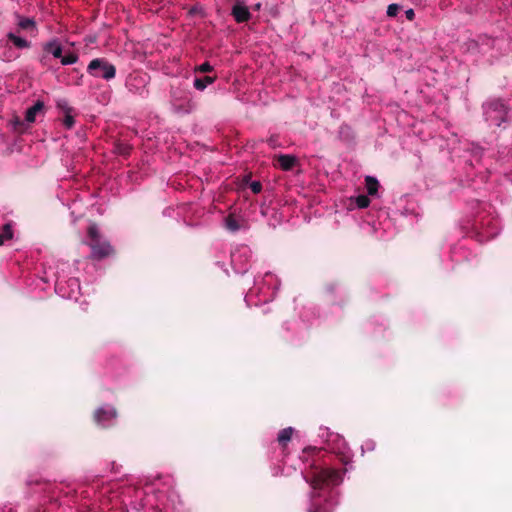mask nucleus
Here are the masks:
<instances>
[{"instance_id": "f257e3e1", "label": "nucleus", "mask_w": 512, "mask_h": 512, "mask_svg": "<svg viewBox=\"0 0 512 512\" xmlns=\"http://www.w3.org/2000/svg\"><path fill=\"white\" fill-rule=\"evenodd\" d=\"M301 474L312 489L308 512H332L338 504V492L334 487L343 481L341 472L313 461Z\"/></svg>"}, {"instance_id": "f03ea898", "label": "nucleus", "mask_w": 512, "mask_h": 512, "mask_svg": "<svg viewBox=\"0 0 512 512\" xmlns=\"http://www.w3.org/2000/svg\"><path fill=\"white\" fill-rule=\"evenodd\" d=\"M280 282L278 278L270 272H267L262 280L255 279L254 288L245 296V302L248 306L258 305V302H252L251 297L254 293L259 292L263 295L260 302L267 303L273 300L276 292L278 291Z\"/></svg>"}, {"instance_id": "7ed1b4c3", "label": "nucleus", "mask_w": 512, "mask_h": 512, "mask_svg": "<svg viewBox=\"0 0 512 512\" xmlns=\"http://www.w3.org/2000/svg\"><path fill=\"white\" fill-rule=\"evenodd\" d=\"M55 292L64 299L77 301L81 294V287L78 278L65 279L58 275L55 282Z\"/></svg>"}, {"instance_id": "20e7f679", "label": "nucleus", "mask_w": 512, "mask_h": 512, "mask_svg": "<svg viewBox=\"0 0 512 512\" xmlns=\"http://www.w3.org/2000/svg\"><path fill=\"white\" fill-rule=\"evenodd\" d=\"M88 236L90 238L89 246L91 248V255L95 259H102L112 253L111 245L101 240L98 227L92 224L88 228Z\"/></svg>"}, {"instance_id": "39448f33", "label": "nucleus", "mask_w": 512, "mask_h": 512, "mask_svg": "<svg viewBox=\"0 0 512 512\" xmlns=\"http://www.w3.org/2000/svg\"><path fill=\"white\" fill-rule=\"evenodd\" d=\"M87 72L95 78H102L109 81L115 77L116 68L105 58H95L88 64Z\"/></svg>"}, {"instance_id": "423d86ee", "label": "nucleus", "mask_w": 512, "mask_h": 512, "mask_svg": "<svg viewBox=\"0 0 512 512\" xmlns=\"http://www.w3.org/2000/svg\"><path fill=\"white\" fill-rule=\"evenodd\" d=\"M252 251L247 245L237 246L231 252V264L234 271L238 274H244L250 267Z\"/></svg>"}, {"instance_id": "0eeeda50", "label": "nucleus", "mask_w": 512, "mask_h": 512, "mask_svg": "<svg viewBox=\"0 0 512 512\" xmlns=\"http://www.w3.org/2000/svg\"><path fill=\"white\" fill-rule=\"evenodd\" d=\"M149 80L150 77L147 73L133 72L129 74L126 79V87L129 92L141 97H146L148 95L147 85Z\"/></svg>"}, {"instance_id": "6e6552de", "label": "nucleus", "mask_w": 512, "mask_h": 512, "mask_svg": "<svg viewBox=\"0 0 512 512\" xmlns=\"http://www.w3.org/2000/svg\"><path fill=\"white\" fill-rule=\"evenodd\" d=\"M484 114L491 125L499 127L506 120L507 107L501 100H492L485 105Z\"/></svg>"}, {"instance_id": "1a4fd4ad", "label": "nucleus", "mask_w": 512, "mask_h": 512, "mask_svg": "<svg viewBox=\"0 0 512 512\" xmlns=\"http://www.w3.org/2000/svg\"><path fill=\"white\" fill-rule=\"evenodd\" d=\"M116 418L117 412L115 408L109 405L99 407L94 414V419L97 425L104 428L114 425Z\"/></svg>"}, {"instance_id": "9d476101", "label": "nucleus", "mask_w": 512, "mask_h": 512, "mask_svg": "<svg viewBox=\"0 0 512 512\" xmlns=\"http://www.w3.org/2000/svg\"><path fill=\"white\" fill-rule=\"evenodd\" d=\"M232 15L238 23L246 22L251 17L249 9L244 4L240 3H237L232 7Z\"/></svg>"}, {"instance_id": "9b49d317", "label": "nucleus", "mask_w": 512, "mask_h": 512, "mask_svg": "<svg viewBox=\"0 0 512 512\" xmlns=\"http://www.w3.org/2000/svg\"><path fill=\"white\" fill-rule=\"evenodd\" d=\"M278 165L284 171H290L297 164L298 159L291 154H280L277 156Z\"/></svg>"}, {"instance_id": "f8f14e48", "label": "nucleus", "mask_w": 512, "mask_h": 512, "mask_svg": "<svg viewBox=\"0 0 512 512\" xmlns=\"http://www.w3.org/2000/svg\"><path fill=\"white\" fill-rule=\"evenodd\" d=\"M43 50L51 54L54 58H61L62 56V45L57 38H54L43 45Z\"/></svg>"}, {"instance_id": "ddd939ff", "label": "nucleus", "mask_w": 512, "mask_h": 512, "mask_svg": "<svg viewBox=\"0 0 512 512\" xmlns=\"http://www.w3.org/2000/svg\"><path fill=\"white\" fill-rule=\"evenodd\" d=\"M329 442L336 443L335 446H332L329 444V449L331 451H333L334 453H337V454L346 455V453L348 451V447H347V444H346V441L344 440V438H342L338 434H335V435L332 434Z\"/></svg>"}, {"instance_id": "4468645a", "label": "nucleus", "mask_w": 512, "mask_h": 512, "mask_svg": "<svg viewBox=\"0 0 512 512\" xmlns=\"http://www.w3.org/2000/svg\"><path fill=\"white\" fill-rule=\"evenodd\" d=\"M44 108L42 101H37L33 106L29 107L25 113V120L28 123H33L36 120V115Z\"/></svg>"}, {"instance_id": "2eb2a0df", "label": "nucleus", "mask_w": 512, "mask_h": 512, "mask_svg": "<svg viewBox=\"0 0 512 512\" xmlns=\"http://www.w3.org/2000/svg\"><path fill=\"white\" fill-rule=\"evenodd\" d=\"M215 81V77L205 76L203 78H195L193 86L198 91H204L206 87Z\"/></svg>"}, {"instance_id": "dca6fc26", "label": "nucleus", "mask_w": 512, "mask_h": 512, "mask_svg": "<svg viewBox=\"0 0 512 512\" xmlns=\"http://www.w3.org/2000/svg\"><path fill=\"white\" fill-rule=\"evenodd\" d=\"M365 184L367 193L370 196H374L377 194L378 188H379V182L378 180L373 176H366L365 177Z\"/></svg>"}, {"instance_id": "f3484780", "label": "nucleus", "mask_w": 512, "mask_h": 512, "mask_svg": "<svg viewBox=\"0 0 512 512\" xmlns=\"http://www.w3.org/2000/svg\"><path fill=\"white\" fill-rule=\"evenodd\" d=\"M7 37L17 48L24 49L30 47L29 41H27L25 38L17 36L12 32L8 33Z\"/></svg>"}, {"instance_id": "a211bd4d", "label": "nucleus", "mask_w": 512, "mask_h": 512, "mask_svg": "<svg viewBox=\"0 0 512 512\" xmlns=\"http://www.w3.org/2000/svg\"><path fill=\"white\" fill-rule=\"evenodd\" d=\"M18 26L23 30L35 29V21L33 18L18 16Z\"/></svg>"}, {"instance_id": "6ab92c4d", "label": "nucleus", "mask_w": 512, "mask_h": 512, "mask_svg": "<svg viewBox=\"0 0 512 512\" xmlns=\"http://www.w3.org/2000/svg\"><path fill=\"white\" fill-rule=\"evenodd\" d=\"M292 433L293 428L291 427L282 429L277 437L278 442L282 445H285L291 439Z\"/></svg>"}, {"instance_id": "aec40b11", "label": "nucleus", "mask_w": 512, "mask_h": 512, "mask_svg": "<svg viewBox=\"0 0 512 512\" xmlns=\"http://www.w3.org/2000/svg\"><path fill=\"white\" fill-rule=\"evenodd\" d=\"M225 227L231 231V232H236L240 229V225L238 223V221L236 220V218L232 215H229L226 219H225Z\"/></svg>"}, {"instance_id": "412c9836", "label": "nucleus", "mask_w": 512, "mask_h": 512, "mask_svg": "<svg viewBox=\"0 0 512 512\" xmlns=\"http://www.w3.org/2000/svg\"><path fill=\"white\" fill-rule=\"evenodd\" d=\"M61 64L66 65H72L78 61V56L75 53H70L65 56H61Z\"/></svg>"}, {"instance_id": "4be33fe9", "label": "nucleus", "mask_w": 512, "mask_h": 512, "mask_svg": "<svg viewBox=\"0 0 512 512\" xmlns=\"http://www.w3.org/2000/svg\"><path fill=\"white\" fill-rule=\"evenodd\" d=\"M355 204L358 208H366L370 204V199L366 195H358L355 197Z\"/></svg>"}, {"instance_id": "5701e85b", "label": "nucleus", "mask_w": 512, "mask_h": 512, "mask_svg": "<svg viewBox=\"0 0 512 512\" xmlns=\"http://www.w3.org/2000/svg\"><path fill=\"white\" fill-rule=\"evenodd\" d=\"M0 234H2L4 237H6V239L11 240L13 238L12 223L8 222V223L4 224Z\"/></svg>"}, {"instance_id": "b1692460", "label": "nucleus", "mask_w": 512, "mask_h": 512, "mask_svg": "<svg viewBox=\"0 0 512 512\" xmlns=\"http://www.w3.org/2000/svg\"><path fill=\"white\" fill-rule=\"evenodd\" d=\"M75 124V120H74V117L70 114V108L68 109L64 119H63V125L67 128V129H71Z\"/></svg>"}, {"instance_id": "393cba45", "label": "nucleus", "mask_w": 512, "mask_h": 512, "mask_svg": "<svg viewBox=\"0 0 512 512\" xmlns=\"http://www.w3.org/2000/svg\"><path fill=\"white\" fill-rule=\"evenodd\" d=\"M400 9H401V6L399 4L392 3V4L388 5L386 13L389 17H395L398 14Z\"/></svg>"}, {"instance_id": "a878e982", "label": "nucleus", "mask_w": 512, "mask_h": 512, "mask_svg": "<svg viewBox=\"0 0 512 512\" xmlns=\"http://www.w3.org/2000/svg\"><path fill=\"white\" fill-rule=\"evenodd\" d=\"M212 70H213V67L210 65L209 62H204L196 68V71L201 72V73L211 72Z\"/></svg>"}, {"instance_id": "bb28decb", "label": "nucleus", "mask_w": 512, "mask_h": 512, "mask_svg": "<svg viewBox=\"0 0 512 512\" xmlns=\"http://www.w3.org/2000/svg\"><path fill=\"white\" fill-rule=\"evenodd\" d=\"M250 188H251L253 193L257 194V193L261 192L262 185H261L260 182L254 181V182L251 183Z\"/></svg>"}, {"instance_id": "cd10ccee", "label": "nucleus", "mask_w": 512, "mask_h": 512, "mask_svg": "<svg viewBox=\"0 0 512 512\" xmlns=\"http://www.w3.org/2000/svg\"><path fill=\"white\" fill-rule=\"evenodd\" d=\"M375 448V443L373 440H367L365 441V443L362 445V450H368V451H372L374 450Z\"/></svg>"}, {"instance_id": "c85d7f7f", "label": "nucleus", "mask_w": 512, "mask_h": 512, "mask_svg": "<svg viewBox=\"0 0 512 512\" xmlns=\"http://www.w3.org/2000/svg\"><path fill=\"white\" fill-rule=\"evenodd\" d=\"M405 16L409 21H412L415 17V12L412 8L405 11Z\"/></svg>"}, {"instance_id": "c756f323", "label": "nucleus", "mask_w": 512, "mask_h": 512, "mask_svg": "<svg viewBox=\"0 0 512 512\" xmlns=\"http://www.w3.org/2000/svg\"><path fill=\"white\" fill-rule=\"evenodd\" d=\"M268 144L270 147L272 148H275L277 146V140L274 136H271L268 140H267Z\"/></svg>"}, {"instance_id": "7c9ffc66", "label": "nucleus", "mask_w": 512, "mask_h": 512, "mask_svg": "<svg viewBox=\"0 0 512 512\" xmlns=\"http://www.w3.org/2000/svg\"><path fill=\"white\" fill-rule=\"evenodd\" d=\"M6 237H4L2 234H0V245H3L5 241H7Z\"/></svg>"}, {"instance_id": "2f4dec72", "label": "nucleus", "mask_w": 512, "mask_h": 512, "mask_svg": "<svg viewBox=\"0 0 512 512\" xmlns=\"http://www.w3.org/2000/svg\"><path fill=\"white\" fill-rule=\"evenodd\" d=\"M6 237H4L2 234H0V245H3L5 241H7Z\"/></svg>"}]
</instances>
